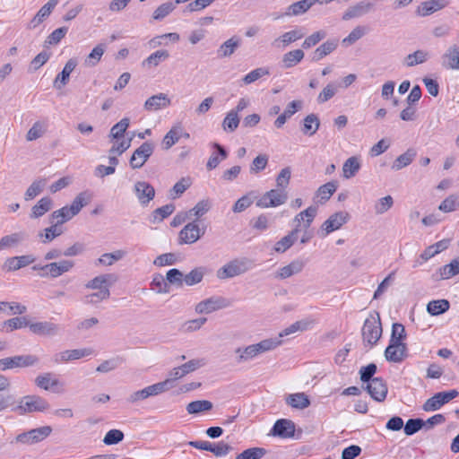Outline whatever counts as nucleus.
Listing matches in <instances>:
<instances>
[{"mask_svg": "<svg viewBox=\"0 0 459 459\" xmlns=\"http://www.w3.org/2000/svg\"><path fill=\"white\" fill-rule=\"evenodd\" d=\"M281 343V340L270 338L264 339L258 343L248 345L245 348H238L235 351L238 354L237 362L244 363L249 361L264 352L274 350Z\"/></svg>", "mask_w": 459, "mask_h": 459, "instance_id": "nucleus-1", "label": "nucleus"}, {"mask_svg": "<svg viewBox=\"0 0 459 459\" xmlns=\"http://www.w3.org/2000/svg\"><path fill=\"white\" fill-rule=\"evenodd\" d=\"M88 204L84 193H80L72 202L71 205L64 206L59 210L54 211L50 215V222H56L62 225L70 221L73 217L80 212V211Z\"/></svg>", "mask_w": 459, "mask_h": 459, "instance_id": "nucleus-2", "label": "nucleus"}, {"mask_svg": "<svg viewBox=\"0 0 459 459\" xmlns=\"http://www.w3.org/2000/svg\"><path fill=\"white\" fill-rule=\"evenodd\" d=\"M253 262L247 257L235 258L217 270L216 276L220 280H227L241 274L253 268Z\"/></svg>", "mask_w": 459, "mask_h": 459, "instance_id": "nucleus-3", "label": "nucleus"}, {"mask_svg": "<svg viewBox=\"0 0 459 459\" xmlns=\"http://www.w3.org/2000/svg\"><path fill=\"white\" fill-rule=\"evenodd\" d=\"M49 408V403L41 396L30 394L22 397L13 411L19 415H25L32 412H42Z\"/></svg>", "mask_w": 459, "mask_h": 459, "instance_id": "nucleus-4", "label": "nucleus"}, {"mask_svg": "<svg viewBox=\"0 0 459 459\" xmlns=\"http://www.w3.org/2000/svg\"><path fill=\"white\" fill-rule=\"evenodd\" d=\"M382 325L380 316L378 313L370 315L365 322L362 327V337L363 341L370 346L377 344L382 335Z\"/></svg>", "mask_w": 459, "mask_h": 459, "instance_id": "nucleus-5", "label": "nucleus"}, {"mask_svg": "<svg viewBox=\"0 0 459 459\" xmlns=\"http://www.w3.org/2000/svg\"><path fill=\"white\" fill-rule=\"evenodd\" d=\"M52 432L50 426H43L37 429H30L17 435L11 444H22L30 446L41 442L47 438Z\"/></svg>", "mask_w": 459, "mask_h": 459, "instance_id": "nucleus-6", "label": "nucleus"}, {"mask_svg": "<svg viewBox=\"0 0 459 459\" xmlns=\"http://www.w3.org/2000/svg\"><path fill=\"white\" fill-rule=\"evenodd\" d=\"M74 266V262L72 260H60L45 265H34L32 269L42 271L43 273L40 274L42 277L57 278L62 274L70 272Z\"/></svg>", "mask_w": 459, "mask_h": 459, "instance_id": "nucleus-7", "label": "nucleus"}, {"mask_svg": "<svg viewBox=\"0 0 459 459\" xmlns=\"http://www.w3.org/2000/svg\"><path fill=\"white\" fill-rule=\"evenodd\" d=\"M39 358L35 355H16L0 359V371H6L16 368L32 367L39 363Z\"/></svg>", "mask_w": 459, "mask_h": 459, "instance_id": "nucleus-8", "label": "nucleus"}, {"mask_svg": "<svg viewBox=\"0 0 459 459\" xmlns=\"http://www.w3.org/2000/svg\"><path fill=\"white\" fill-rule=\"evenodd\" d=\"M230 306V302L228 299L221 296H212L197 303L195 310L197 314H211Z\"/></svg>", "mask_w": 459, "mask_h": 459, "instance_id": "nucleus-9", "label": "nucleus"}, {"mask_svg": "<svg viewBox=\"0 0 459 459\" xmlns=\"http://www.w3.org/2000/svg\"><path fill=\"white\" fill-rule=\"evenodd\" d=\"M459 394L455 389L448 392H439L429 398L423 404L422 409L425 411H434L439 410L444 404L455 399Z\"/></svg>", "mask_w": 459, "mask_h": 459, "instance_id": "nucleus-10", "label": "nucleus"}, {"mask_svg": "<svg viewBox=\"0 0 459 459\" xmlns=\"http://www.w3.org/2000/svg\"><path fill=\"white\" fill-rule=\"evenodd\" d=\"M287 193L284 190L272 189L264 194L256 202L259 208L276 207L286 203Z\"/></svg>", "mask_w": 459, "mask_h": 459, "instance_id": "nucleus-11", "label": "nucleus"}, {"mask_svg": "<svg viewBox=\"0 0 459 459\" xmlns=\"http://www.w3.org/2000/svg\"><path fill=\"white\" fill-rule=\"evenodd\" d=\"M154 152V144L152 142H144L133 153L129 163L132 169H141Z\"/></svg>", "mask_w": 459, "mask_h": 459, "instance_id": "nucleus-12", "label": "nucleus"}, {"mask_svg": "<svg viewBox=\"0 0 459 459\" xmlns=\"http://www.w3.org/2000/svg\"><path fill=\"white\" fill-rule=\"evenodd\" d=\"M30 331L39 336L54 337L60 333V326L50 321L30 322Z\"/></svg>", "mask_w": 459, "mask_h": 459, "instance_id": "nucleus-13", "label": "nucleus"}, {"mask_svg": "<svg viewBox=\"0 0 459 459\" xmlns=\"http://www.w3.org/2000/svg\"><path fill=\"white\" fill-rule=\"evenodd\" d=\"M205 232L204 229H200L195 221L188 222L179 232L180 244H193L196 242Z\"/></svg>", "mask_w": 459, "mask_h": 459, "instance_id": "nucleus-14", "label": "nucleus"}, {"mask_svg": "<svg viewBox=\"0 0 459 459\" xmlns=\"http://www.w3.org/2000/svg\"><path fill=\"white\" fill-rule=\"evenodd\" d=\"M365 389L377 402L385 401L388 392L386 383L381 377L371 379V381L366 385Z\"/></svg>", "mask_w": 459, "mask_h": 459, "instance_id": "nucleus-15", "label": "nucleus"}, {"mask_svg": "<svg viewBox=\"0 0 459 459\" xmlns=\"http://www.w3.org/2000/svg\"><path fill=\"white\" fill-rule=\"evenodd\" d=\"M350 219V214L347 212L342 211L332 214L321 226V230L325 232V235L339 230Z\"/></svg>", "mask_w": 459, "mask_h": 459, "instance_id": "nucleus-16", "label": "nucleus"}, {"mask_svg": "<svg viewBox=\"0 0 459 459\" xmlns=\"http://www.w3.org/2000/svg\"><path fill=\"white\" fill-rule=\"evenodd\" d=\"M163 392V385L161 384L156 383L152 385H149L142 390L135 391L132 393L127 398L126 401L129 403H136L140 401L145 400L151 396H155Z\"/></svg>", "mask_w": 459, "mask_h": 459, "instance_id": "nucleus-17", "label": "nucleus"}, {"mask_svg": "<svg viewBox=\"0 0 459 459\" xmlns=\"http://www.w3.org/2000/svg\"><path fill=\"white\" fill-rule=\"evenodd\" d=\"M407 357L406 343H394L389 342V345L385 351V358L387 361L400 363Z\"/></svg>", "mask_w": 459, "mask_h": 459, "instance_id": "nucleus-18", "label": "nucleus"}, {"mask_svg": "<svg viewBox=\"0 0 459 459\" xmlns=\"http://www.w3.org/2000/svg\"><path fill=\"white\" fill-rule=\"evenodd\" d=\"M317 214V207L311 205L307 207L306 210L298 213L294 219L293 222L296 224L294 229H298V233L303 228L304 230H307L312 224L314 219Z\"/></svg>", "mask_w": 459, "mask_h": 459, "instance_id": "nucleus-19", "label": "nucleus"}, {"mask_svg": "<svg viewBox=\"0 0 459 459\" xmlns=\"http://www.w3.org/2000/svg\"><path fill=\"white\" fill-rule=\"evenodd\" d=\"M134 190L142 205H147L155 196L154 187L145 181H137L134 186Z\"/></svg>", "mask_w": 459, "mask_h": 459, "instance_id": "nucleus-20", "label": "nucleus"}, {"mask_svg": "<svg viewBox=\"0 0 459 459\" xmlns=\"http://www.w3.org/2000/svg\"><path fill=\"white\" fill-rule=\"evenodd\" d=\"M305 33L302 31V29L296 28L274 39L272 46L275 48L283 49L290 44L302 39Z\"/></svg>", "mask_w": 459, "mask_h": 459, "instance_id": "nucleus-21", "label": "nucleus"}, {"mask_svg": "<svg viewBox=\"0 0 459 459\" xmlns=\"http://www.w3.org/2000/svg\"><path fill=\"white\" fill-rule=\"evenodd\" d=\"M271 434L282 438L292 437L295 434V424L290 420L281 419L274 423Z\"/></svg>", "mask_w": 459, "mask_h": 459, "instance_id": "nucleus-22", "label": "nucleus"}, {"mask_svg": "<svg viewBox=\"0 0 459 459\" xmlns=\"http://www.w3.org/2000/svg\"><path fill=\"white\" fill-rule=\"evenodd\" d=\"M34 261L35 257L31 255L13 256L4 262L2 269L5 272H13L32 264Z\"/></svg>", "mask_w": 459, "mask_h": 459, "instance_id": "nucleus-23", "label": "nucleus"}, {"mask_svg": "<svg viewBox=\"0 0 459 459\" xmlns=\"http://www.w3.org/2000/svg\"><path fill=\"white\" fill-rule=\"evenodd\" d=\"M170 99L165 93H158L148 98L143 105V108L148 112L157 111L170 106Z\"/></svg>", "mask_w": 459, "mask_h": 459, "instance_id": "nucleus-24", "label": "nucleus"}, {"mask_svg": "<svg viewBox=\"0 0 459 459\" xmlns=\"http://www.w3.org/2000/svg\"><path fill=\"white\" fill-rule=\"evenodd\" d=\"M441 64L446 69L459 70V46H450L442 55Z\"/></svg>", "mask_w": 459, "mask_h": 459, "instance_id": "nucleus-25", "label": "nucleus"}, {"mask_svg": "<svg viewBox=\"0 0 459 459\" xmlns=\"http://www.w3.org/2000/svg\"><path fill=\"white\" fill-rule=\"evenodd\" d=\"M450 4V0H429L422 2L418 7L416 13L418 15L429 16L439 10L444 9Z\"/></svg>", "mask_w": 459, "mask_h": 459, "instance_id": "nucleus-26", "label": "nucleus"}, {"mask_svg": "<svg viewBox=\"0 0 459 459\" xmlns=\"http://www.w3.org/2000/svg\"><path fill=\"white\" fill-rule=\"evenodd\" d=\"M92 353L91 349H74L66 350L56 353L54 356V361L56 364L67 362L70 360L79 359L83 357H87Z\"/></svg>", "mask_w": 459, "mask_h": 459, "instance_id": "nucleus-27", "label": "nucleus"}, {"mask_svg": "<svg viewBox=\"0 0 459 459\" xmlns=\"http://www.w3.org/2000/svg\"><path fill=\"white\" fill-rule=\"evenodd\" d=\"M58 2L59 0H49L47 4H45L30 20L28 26L29 29H35L40 23H42L51 14Z\"/></svg>", "mask_w": 459, "mask_h": 459, "instance_id": "nucleus-28", "label": "nucleus"}, {"mask_svg": "<svg viewBox=\"0 0 459 459\" xmlns=\"http://www.w3.org/2000/svg\"><path fill=\"white\" fill-rule=\"evenodd\" d=\"M373 7V4L368 2H359L354 5L350 6L342 14L343 21H349L353 18L360 17L368 13Z\"/></svg>", "mask_w": 459, "mask_h": 459, "instance_id": "nucleus-29", "label": "nucleus"}, {"mask_svg": "<svg viewBox=\"0 0 459 459\" xmlns=\"http://www.w3.org/2000/svg\"><path fill=\"white\" fill-rule=\"evenodd\" d=\"M305 267L304 261L300 259H296L290 262L289 264L282 266L280 268L276 273L275 278L284 280L292 275L299 273L303 268Z\"/></svg>", "mask_w": 459, "mask_h": 459, "instance_id": "nucleus-30", "label": "nucleus"}, {"mask_svg": "<svg viewBox=\"0 0 459 459\" xmlns=\"http://www.w3.org/2000/svg\"><path fill=\"white\" fill-rule=\"evenodd\" d=\"M241 39L238 36H233L224 41L217 49V56L219 58H226L231 56L235 51L240 47Z\"/></svg>", "mask_w": 459, "mask_h": 459, "instance_id": "nucleus-31", "label": "nucleus"}, {"mask_svg": "<svg viewBox=\"0 0 459 459\" xmlns=\"http://www.w3.org/2000/svg\"><path fill=\"white\" fill-rule=\"evenodd\" d=\"M338 43L339 40L337 39H331L325 41L314 50L312 54V60L315 62L322 60L337 48Z\"/></svg>", "mask_w": 459, "mask_h": 459, "instance_id": "nucleus-32", "label": "nucleus"}, {"mask_svg": "<svg viewBox=\"0 0 459 459\" xmlns=\"http://www.w3.org/2000/svg\"><path fill=\"white\" fill-rule=\"evenodd\" d=\"M318 0H300L289 5L282 16H298L307 12Z\"/></svg>", "mask_w": 459, "mask_h": 459, "instance_id": "nucleus-33", "label": "nucleus"}, {"mask_svg": "<svg viewBox=\"0 0 459 459\" xmlns=\"http://www.w3.org/2000/svg\"><path fill=\"white\" fill-rule=\"evenodd\" d=\"M117 281V277L112 273L100 274L94 277L85 284V288L100 290L104 287H108Z\"/></svg>", "mask_w": 459, "mask_h": 459, "instance_id": "nucleus-34", "label": "nucleus"}, {"mask_svg": "<svg viewBox=\"0 0 459 459\" xmlns=\"http://www.w3.org/2000/svg\"><path fill=\"white\" fill-rule=\"evenodd\" d=\"M76 65L77 62L75 59L71 58L66 62L62 72L56 76L55 80V86L57 89H61L68 82L70 74L74 70Z\"/></svg>", "mask_w": 459, "mask_h": 459, "instance_id": "nucleus-35", "label": "nucleus"}, {"mask_svg": "<svg viewBox=\"0 0 459 459\" xmlns=\"http://www.w3.org/2000/svg\"><path fill=\"white\" fill-rule=\"evenodd\" d=\"M304 56L305 53L302 49H294L289 51L282 56V67L285 69L291 68L299 64Z\"/></svg>", "mask_w": 459, "mask_h": 459, "instance_id": "nucleus-36", "label": "nucleus"}, {"mask_svg": "<svg viewBox=\"0 0 459 459\" xmlns=\"http://www.w3.org/2000/svg\"><path fill=\"white\" fill-rule=\"evenodd\" d=\"M182 135V127L180 125L173 126L162 139L161 146L164 150L170 149L176 144Z\"/></svg>", "mask_w": 459, "mask_h": 459, "instance_id": "nucleus-37", "label": "nucleus"}, {"mask_svg": "<svg viewBox=\"0 0 459 459\" xmlns=\"http://www.w3.org/2000/svg\"><path fill=\"white\" fill-rule=\"evenodd\" d=\"M51 226L39 231L38 237L43 244H48L53 241L56 238L59 237L63 233V230L60 225L56 222H50Z\"/></svg>", "mask_w": 459, "mask_h": 459, "instance_id": "nucleus-38", "label": "nucleus"}, {"mask_svg": "<svg viewBox=\"0 0 459 459\" xmlns=\"http://www.w3.org/2000/svg\"><path fill=\"white\" fill-rule=\"evenodd\" d=\"M319 126H320V120H319L317 115L312 113L304 117L303 126L301 127V132L305 135L312 136L319 129Z\"/></svg>", "mask_w": 459, "mask_h": 459, "instance_id": "nucleus-39", "label": "nucleus"}, {"mask_svg": "<svg viewBox=\"0 0 459 459\" xmlns=\"http://www.w3.org/2000/svg\"><path fill=\"white\" fill-rule=\"evenodd\" d=\"M361 167L359 158L351 156L348 158L342 165V176L349 179L353 178Z\"/></svg>", "mask_w": 459, "mask_h": 459, "instance_id": "nucleus-40", "label": "nucleus"}, {"mask_svg": "<svg viewBox=\"0 0 459 459\" xmlns=\"http://www.w3.org/2000/svg\"><path fill=\"white\" fill-rule=\"evenodd\" d=\"M25 233L14 232L0 238V251L17 247L25 239Z\"/></svg>", "mask_w": 459, "mask_h": 459, "instance_id": "nucleus-41", "label": "nucleus"}, {"mask_svg": "<svg viewBox=\"0 0 459 459\" xmlns=\"http://www.w3.org/2000/svg\"><path fill=\"white\" fill-rule=\"evenodd\" d=\"M417 152L414 149L410 148L404 153L399 155L392 164V169L400 170L409 166L415 159Z\"/></svg>", "mask_w": 459, "mask_h": 459, "instance_id": "nucleus-42", "label": "nucleus"}, {"mask_svg": "<svg viewBox=\"0 0 459 459\" xmlns=\"http://www.w3.org/2000/svg\"><path fill=\"white\" fill-rule=\"evenodd\" d=\"M337 187L338 183L336 181L327 182L318 187L316 192V196L319 198L321 204H324L331 198L337 190Z\"/></svg>", "mask_w": 459, "mask_h": 459, "instance_id": "nucleus-43", "label": "nucleus"}, {"mask_svg": "<svg viewBox=\"0 0 459 459\" xmlns=\"http://www.w3.org/2000/svg\"><path fill=\"white\" fill-rule=\"evenodd\" d=\"M298 238V229H293L289 232L288 235L281 238L279 241L276 242L274 246V251L277 253H284L287 251L297 240Z\"/></svg>", "mask_w": 459, "mask_h": 459, "instance_id": "nucleus-44", "label": "nucleus"}, {"mask_svg": "<svg viewBox=\"0 0 459 459\" xmlns=\"http://www.w3.org/2000/svg\"><path fill=\"white\" fill-rule=\"evenodd\" d=\"M437 274H438L437 280H447L459 274V258H455L450 264L440 267Z\"/></svg>", "mask_w": 459, "mask_h": 459, "instance_id": "nucleus-45", "label": "nucleus"}, {"mask_svg": "<svg viewBox=\"0 0 459 459\" xmlns=\"http://www.w3.org/2000/svg\"><path fill=\"white\" fill-rule=\"evenodd\" d=\"M286 403L295 409L303 410L310 405V401L304 393H297L288 395Z\"/></svg>", "mask_w": 459, "mask_h": 459, "instance_id": "nucleus-46", "label": "nucleus"}, {"mask_svg": "<svg viewBox=\"0 0 459 459\" xmlns=\"http://www.w3.org/2000/svg\"><path fill=\"white\" fill-rule=\"evenodd\" d=\"M207 272L208 270L204 266L195 267L187 274L184 275V282L187 286L198 284L203 281V278L207 273Z\"/></svg>", "mask_w": 459, "mask_h": 459, "instance_id": "nucleus-47", "label": "nucleus"}, {"mask_svg": "<svg viewBox=\"0 0 459 459\" xmlns=\"http://www.w3.org/2000/svg\"><path fill=\"white\" fill-rule=\"evenodd\" d=\"M52 199L48 196L42 197L31 209L30 218L37 219L43 216L52 208Z\"/></svg>", "mask_w": 459, "mask_h": 459, "instance_id": "nucleus-48", "label": "nucleus"}, {"mask_svg": "<svg viewBox=\"0 0 459 459\" xmlns=\"http://www.w3.org/2000/svg\"><path fill=\"white\" fill-rule=\"evenodd\" d=\"M185 376L186 375L182 370V368L179 366L172 368L168 374V378L162 382H159V384H161L163 385V392H166L174 387L173 383L175 381L181 379Z\"/></svg>", "mask_w": 459, "mask_h": 459, "instance_id": "nucleus-49", "label": "nucleus"}, {"mask_svg": "<svg viewBox=\"0 0 459 459\" xmlns=\"http://www.w3.org/2000/svg\"><path fill=\"white\" fill-rule=\"evenodd\" d=\"M30 322L26 316L13 317L4 321L2 325V331L12 332L22 327H29Z\"/></svg>", "mask_w": 459, "mask_h": 459, "instance_id": "nucleus-50", "label": "nucleus"}, {"mask_svg": "<svg viewBox=\"0 0 459 459\" xmlns=\"http://www.w3.org/2000/svg\"><path fill=\"white\" fill-rule=\"evenodd\" d=\"M450 304L446 299H437L429 301L427 305V311L432 316H438L446 312Z\"/></svg>", "mask_w": 459, "mask_h": 459, "instance_id": "nucleus-51", "label": "nucleus"}, {"mask_svg": "<svg viewBox=\"0 0 459 459\" xmlns=\"http://www.w3.org/2000/svg\"><path fill=\"white\" fill-rule=\"evenodd\" d=\"M106 48V44L103 43L98 44L94 47L91 52L87 56L85 65L91 67L95 66L100 61Z\"/></svg>", "mask_w": 459, "mask_h": 459, "instance_id": "nucleus-52", "label": "nucleus"}, {"mask_svg": "<svg viewBox=\"0 0 459 459\" xmlns=\"http://www.w3.org/2000/svg\"><path fill=\"white\" fill-rule=\"evenodd\" d=\"M47 184V180L45 178L38 179L33 181L30 186L27 188L24 194V199L26 201H30L34 199L37 195H39L44 189Z\"/></svg>", "mask_w": 459, "mask_h": 459, "instance_id": "nucleus-53", "label": "nucleus"}, {"mask_svg": "<svg viewBox=\"0 0 459 459\" xmlns=\"http://www.w3.org/2000/svg\"><path fill=\"white\" fill-rule=\"evenodd\" d=\"M212 409V403L207 400H197L186 405V411L189 414H197Z\"/></svg>", "mask_w": 459, "mask_h": 459, "instance_id": "nucleus-54", "label": "nucleus"}, {"mask_svg": "<svg viewBox=\"0 0 459 459\" xmlns=\"http://www.w3.org/2000/svg\"><path fill=\"white\" fill-rule=\"evenodd\" d=\"M211 202L207 199L199 201L192 209L187 211L189 218L195 221L204 216L211 209Z\"/></svg>", "mask_w": 459, "mask_h": 459, "instance_id": "nucleus-55", "label": "nucleus"}, {"mask_svg": "<svg viewBox=\"0 0 459 459\" xmlns=\"http://www.w3.org/2000/svg\"><path fill=\"white\" fill-rule=\"evenodd\" d=\"M214 147L218 150V154L212 153L206 164V167L209 170L215 169L221 162V160H225L228 156L226 150L220 145L219 143H214Z\"/></svg>", "mask_w": 459, "mask_h": 459, "instance_id": "nucleus-56", "label": "nucleus"}, {"mask_svg": "<svg viewBox=\"0 0 459 459\" xmlns=\"http://www.w3.org/2000/svg\"><path fill=\"white\" fill-rule=\"evenodd\" d=\"M129 124L130 120L128 117L122 118L119 122L111 127L108 137L111 140L123 137L125 132L129 126Z\"/></svg>", "mask_w": 459, "mask_h": 459, "instance_id": "nucleus-57", "label": "nucleus"}, {"mask_svg": "<svg viewBox=\"0 0 459 459\" xmlns=\"http://www.w3.org/2000/svg\"><path fill=\"white\" fill-rule=\"evenodd\" d=\"M429 57V54L424 50H417L405 57V65L409 67L422 64Z\"/></svg>", "mask_w": 459, "mask_h": 459, "instance_id": "nucleus-58", "label": "nucleus"}, {"mask_svg": "<svg viewBox=\"0 0 459 459\" xmlns=\"http://www.w3.org/2000/svg\"><path fill=\"white\" fill-rule=\"evenodd\" d=\"M175 211V205L172 204H169L163 205L160 208L155 209L152 212V222L159 223L161 222L165 218L169 217Z\"/></svg>", "mask_w": 459, "mask_h": 459, "instance_id": "nucleus-59", "label": "nucleus"}, {"mask_svg": "<svg viewBox=\"0 0 459 459\" xmlns=\"http://www.w3.org/2000/svg\"><path fill=\"white\" fill-rule=\"evenodd\" d=\"M169 54L167 50H157L143 61V66H157L161 61L168 59Z\"/></svg>", "mask_w": 459, "mask_h": 459, "instance_id": "nucleus-60", "label": "nucleus"}, {"mask_svg": "<svg viewBox=\"0 0 459 459\" xmlns=\"http://www.w3.org/2000/svg\"><path fill=\"white\" fill-rule=\"evenodd\" d=\"M109 296V289L108 287H104V289H101L100 290L86 295L83 298V301L86 304H96L108 299Z\"/></svg>", "mask_w": 459, "mask_h": 459, "instance_id": "nucleus-61", "label": "nucleus"}, {"mask_svg": "<svg viewBox=\"0 0 459 459\" xmlns=\"http://www.w3.org/2000/svg\"><path fill=\"white\" fill-rule=\"evenodd\" d=\"M443 212H451L459 209V195H448L438 206Z\"/></svg>", "mask_w": 459, "mask_h": 459, "instance_id": "nucleus-62", "label": "nucleus"}, {"mask_svg": "<svg viewBox=\"0 0 459 459\" xmlns=\"http://www.w3.org/2000/svg\"><path fill=\"white\" fill-rule=\"evenodd\" d=\"M192 185V179L189 177L182 178L178 181L170 190V196L175 199L180 196Z\"/></svg>", "mask_w": 459, "mask_h": 459, "instance_id": "nucleus-63", "label": "nucleus"}, {"mask_svg": "<svg viewBox=\"0 0 459 459\" xmlns=\"http://www.w3.org/2000/svg\"><path fill=\"white\" fill-rule=\"evenodd\" d=\"M265 455L266 450L264 448L251 447L238 455L235 459H261Z\"/></svg>", "mask_w": 459, "mask_h": 459, "instance_id": "nucleus-64", "label": "nucleus"}]
</instances>
